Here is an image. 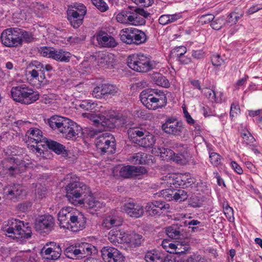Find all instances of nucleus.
Instances as JSON below:
<instances>
[{"instance_id": "nucleus-1", "label": "nucleus", "mask_w": 262, "mask_h": 262, "mask_svg": "<svg viewBox=\"0 0 262 262\" xmlns=\"http://www.w3.org/2000/svg\"><path fill=\"white\" fill-rule=\"evenodd\" d=\"M58 220L61 228L76 232L85 227L86 218L75 208L66 207L58 213Z\"/></svg>"}, {"instance_id": "nucleus-2", "label": "nucleus", "mask_w": 262, "mask_h": 262, "mask_svg": "<svg viewBox=\"0 0 262 262\" xmlns=\"http://www.w3.org/2000/svg\"><path fill=\"white\" fill-rule=\"evenodd\" d=\"M71 180L66 186V197L69 201L74 205H82L84 202L83 196H86L90 193L89 188L79 179L72 174L67 175V179Z\"/></svg>"}, {"instance_id": "nucleus-3", "label": "nucleus", "mask_w": 262, "mask_h": 262, "mask_svg": "<svg viewBox=\"0 0 262 262\" xmlns=\"http://www.w3.org/2000/svg\"><path fill=\"white\" fill-rule=\"evenodd\" d=\"M142 104L148 110L161 108L167 104V98L164 93L154 89H145L140 95Z\"/></svg>"}, {"instance_id": "nucleus-4", "label": "nucleus", "mask_w": 262, "mask_h": 262, "mask_svg": "<svg viewBox=\"0 0 262 262\" xmlns=\"http://www.w3.org/2000/svg\"><path fill=\"white\" fill-rule=\"evenodd\" d=\"M11 95L15 102L26 105L34 103L39 97L37 91L26 84L13 86L11 90Z\"/></svg>"}, {"instance_id": "nucleus-5", "label": "nucleus", "mask_w": 262, "mask_h": 262, "mask_svg": "<svg viewBox=\"0 0 262 262\" xmlns=\"http://www.w3.org/2000/svg\"><path fill=\"white\" fill-rule=\"evenodd\" d=\"M24 224V222L15 219L8 220L5 231L9 234L8 236L17 241H22L31 237L32 231L31 228Z\"/></svg>"}, {"instance_id": "nucleus-6", "label": "nucleus", "mask_w": 262, "mask_h": 262, "mask_svg": "<svg viewBox=\"0 0 262 262\" xmlns=\"http://www.w3.org/2000/svg\"><path fill=\"white\" fill-rule=\"evenodd\" d=\"M127 66L132 70L141 73L147 72L153 68L150 59L142 54H133L128 56Z\"/></svg>"}, {"instance_id": "nucleus-7", "label": "nucleus", "mask_w": 262, "mask_h": 262, "mask_svg": "<svg viewBox=\"0 0 262 262\" xmlns=\"http://www.w3.org/2000/svg\"><path fill=\"white\" fill-rule=\"evenodd\" d=\"M27 167L25 161H18L14 158L5 159L0 163V176L8 174L16 177L17 174L25 172Z\"/></svg>"}, {"instance_id": "nucleus-8", "label": "nucleus", "mask_w": 262, "mask_h": 262, "mask_svg": "<svg viewBox=\"0 0 262 262\" xmlns=\"http://www.w3.org/2000/svg\"><path fill=\"white\" fill-rule=\"evenodd\" d=\"M121 40L128 45H139L145 43L147 40L145 33L135 28H127L120 31Z\"/></svg>"}, {"instance_id": "nucleus-9", "label": "nucleus", "mask_w": 262, "mask_h": 262, "mask_svg": "<svg viewBox=\"0 0 262 262\" xmlns=\"http://www.w3.org/2000/svg\"><path fill=\"white\" fill-rule=\"evenodd\" d=\"M83 115L90 119L93 122L92 124L96 127L95 129L99 132L113 129L118 125L117 121L119 118L117 116L107 118L103 116L95 117L92 114H84Z\"/></svg>"}, {"instance_id": "nucleus-10", "label": "nucleus", "mask_w": 262, "mask_h": 262, "mask_svg": "<svg viewBox=\"0 0 262 262\" xmlns=\"http://www.w3.org/2000/svg\"><path fill=\"white\" fill-rule=\"evenodd\" d=\"M162 129L166 134L176 137H181L186 131L183 123L174 117L167 118Z\"/></svg>"}, {"instance_id": "nucleus-11", "label": "nucleus", "mask_w": 262, "mask_h": 262, "mask_svg": "<svg viewBox=\"0 0 262 262\" xmlns=\"http://www.w3.org/2000/svg\"><path fill=\"white\" fill-rule=\"evenodd\" d=\"M19 29L10 28L4 30L1 36L2 44L7 47H18L22 46L21 39L19 38Z\"/></svg>"}, {"instance_id": "nucleus-12", "label": "nucleus", "mask_w": 262, "mask_h": 262, "mask_svg": "<svg viewBox=\"0 0 262 262\" xmlns=\"http://www.w3.org/2000/svg\"><path fill=\"white\" fill-rule=\"evenodd\" d=\"M95 144L97 149L102 154L107 152H113L115 150V139L110 133H102L96 138Z\"/></svg>"}, {"instance_id": "nucleus-13", "label": "nucleus", "mask_w": 262, "mask_h": 262, "mask_svg": "<svg viewBox=\"0 0 262 262\" xmlns=\"http://www.w3.org/2000/svg\"><path fill=\"white\" fill-rule=\"evenodd\" d=\"M26 136L27 137V142L29 143H34L36 144L35 150L41 154L43 150L40 147H43L45 141L48 140L43 138L42 132L38 128H31L26 132Z\"/></svg>"}, {"instance_id": "nucleus-14", "label": "nucleus", "mask_w": 262, "mask_h": 262, "mask_svg": "<svg viewBox=\"0 0 262 262\" xmlns=\"http://www.w3.org/2000/svg\"><path fill=\"white\" fill-rule=\"evenodd\" d=\"M61 252V249L58 244L50 242L43 247L40 254L45 259L55 260L60 257Z\"/></svg>"}, {"instance_id": "nucleus-15", "label": "nucleus", "mask_w": 262, "mask_h": 262, "mask_svg": "<svg viewBox=\"0 0 262 262\" xmlns=\"http://www.w3.org/2000/svg\"><path fill=\"white\" fill-rule=\"evenodd\" d=\"M146 213L150 216L160 215L164 212L167 211L170 205L163 201H154L148 202L144 207Z\"/></svg>"}, {"instance_id": "nucleus-16", "label": "nucleus", "mask_w": 262, "mask_h": 262, "mask_svg": "<svg viewBox=\"0 0 262 262\" xmlns=\"http://www.w3.org/2000/svg\"><path fill=\"white\" fill-rule=\"evenodd\" d=\"M103 259L105 262H124L125 257L117 249L107 246L101 250Z\"/></svg>"}, {"instance_id": "nucleus-17", "label": "nucleus", "mask_w": 262, "mask_h": 262, "mask_svg": "<svg viewBox=\"0 0 262 262\" xmlns=\"http://www.w3.org/2000/svg\"><path fill=\"white\" fill-rule=\"evenodd\" d=\"M161 195L167 201H184L187 198V192L182 189H176L172 188H167L161 191Z\"/></svg>"}, {"instance_id": "nucleus-18", "label": "nucleus", "mask_w": 262, "mask_h": 262, "mask_svg": "<svg viewBox=\"0 0 262 262\" xmlns=\"http://www.w3.org/2000/svg\"><path fill=\"white\" fill-rule=\"evenodd\" d=\"M123 210L130 217L139 218L143 215V207L133 200L125 202L122 207Z\"/></svg>"}, {"instance_id": "nucleus-19", "label": "nucleus", "mask_w": 262, "mask_h": 262, "mask_svg": "<svg viewBox=\"0 0 262 262\" xmlns=\"http://www.w3.org/2000/svg\"><path fill=\"white\" fill-rule=\"evenodd\" d=\"M177 182L179 183V187L183 188L191 187L196 191L199 190V187L202 184L201 182H196L195 179L191 177L189 173L178 176Z\"/></svg>"}, {"instance_id": "nucleus-20", "label": "nucleus", "mask_w": 262, "mask_h": 262, "mask_svg": "<svg viewBox=\"0 0 262 262\" xmlns=\"http://www.w3.org/2000/svg\"><path fill=\"white\" fill-rule=\"evenodd\" d=\"M131 24L135 26L143 25L146 23L145 18L150 13L142 8H131Z\"/></svg>"}, {"instance_id": "nucleus-21", "label": "nucleus", "mask_w": 262, "mask_h": 262, "mask_svg": "<svg viewBox=\"0 0 262 262\" xmlns=\"http://www.w3.org/2000/svg\"><path fill=\"white\" fill-rule=\"evenodd\" d=\"M67 124L61 129L60 133L64 135L67 139L76 138L81 132V127L76 123L69 119L67 121Z\"/></svg>"}, {"instance_id": "nucleus-22", "label": "nucleus", "mask_w": 262, "mask_h": 262, "mask_svg": "<svg viewBox=\"0 0 262 262\" xmlns=\"http://www.w3.org/2000/svg\"><path fill=\"white\" fill-rule=\"evenodd\" d=\"M54 225V219L50 215L41 216L35 223L36 229L41 232L51 231Z\"/></svg>"}, {"instance_id": "nucleus-23", "label": "nucleus", "mask_w": 262, "mask_h": 262, "mask_svg": "<svg viewBox=\"0 0 262 262\" xmlns=\"http://www.w3.org/2000/svg\"><path fill=\"white\" fill-rule=\"evenodd\" d=\"M23 192L22 186L19 184H13L6 187L4 190V196L6 199L14 202L17 201Z\"/></svg>"}, {"instance_id": "nucleus-24", "label": "nucleus", "mask_w": 262, "mask_h": 262, "mask_svg": "<svg viewBox=\"0 0 262 262\" xmlns=\"http://www.w3.org/2000/svg\"><path fill=\"white\" fill-rule=\"evenodd\" d=\"M96 37L99 45L102 47L114 48L117 45L114 38L105 32L100 31Z\"/></svg>"}, {"instance_id": "nucleus-25", "label": "nucleus", "mask_w": 262, "mask_h": 262, "mask_svg": "<svg viewBox=\"0 0 262 262\" xmlns=\"http://www.w3.org/2000/svg\"><path fill=\"white\" fill-rule=\"evenodd\" d=\"M108 238L110 242L114 245L127 242V234L114 228L109 232Z\"/></svg>"}, {"instance_id": "nucleus-26", "label": "nucleus", "mask_w": 262, "mask_h": 262, "mask_svg": "<svg viewBox=\"0 0 262 262\" xmlns=\"http://www.w3.org/2000/svg\"><path fill=\"white\" fill-rule=\"evenodd\" d=\"M148 133V131L141 126H134L128 128L127 134L128 138L133 142L137 144L139 140Z\"/></svg>"}, {"instance_id": "nucleus-27", "label": "nucleus", "mask_w": 262, "mask_h": 262, "mask_svg": "<svg viewBox=\"0 0 262 262\" xmlns=\"http://www.w3.org/2000/svg\"><path fill=\"white\" fill-rule=\"evenodd\" d=\"M202 93L212 103H221L223 101V94L220 91H215L207 88H204Z\"/></svg>"}, {"instance_id": "nucleus-28", "label": "nucleus", "mask_w": 262, "mask_h": 262, "mask_svg": "<svg viewBox=\"0 0 262 262\" xmlns=\"http://www.w3.org/2000/svg\"><path fill=\"white\" fill-rule=\"evenodd\" d=\"M122 222L123 219L118 215H108L103 220L102 226L107 229H110L121 226Z\"/></svg>"}, {"instance_id": "nucleus-29", "label": "nucleus", "mask_w": 262, "mask_h": 262, "mask_svg": "<svg viewBox=\"0 0 262 262\" xmlns=\"http://www.w3.org/2000/svg\"><path fill=\"white\" fill-rule=\"evenodd\" d=\"M69 119L59 116H53L48 120V123L50 126L53 129H57L61 132L62 128L66 126L67 121Z\"/></svg>"}, {"instance_id": "nucleus-30", "label": "nucleus", "mask_w": 262, "mask_h": 262, "mask_svg": "<svg viewBox=\"0 0 262 262\" xmlns=\"http://www.w3.org/2000/svg\"><path fill=\"white\" fill-rule=\"evenodd\" d=\"M184 146V145L183 144L178 143H175L172 146L174 149H178L177 151H180L181 153L176 154L174 152V156H172L171 160L181 165L185 164L187 162L184 155L185 151V148Z\"/></svg>"}, {"instance_id": "nucleus-31", "label": "nucleus", "mask_w": 262, "mask_h": 262, "mask_svg": "<svg viewBox=\"0 0 262 262\" xmlns=\"http://www.w3.org/2000/svg\"><path fill=\"white\" fill-rule=\"evenodd\" d=\"M166 256L156 250L148 251L144 256L146 262H165Z\"/></svg>"}, {"instance_id": "nucleus-32", "label": "nucleus", "mask_w": 262, "mask_h": 262, "mask_svg": "<svg viewBox=\"0 0 262 262\" xmlns=\"http://www.w3.org/2000/svg\"><path fill=\"white\" fill-rule=\"evenodd\" d=\"M71 57V54L61 49L54 48L52 59L59 62H68Z\"/></svg>"}, {"instance_id": "nucleus-33", "label": "nucleus", "mask_w": 262, "mask_h": 262, "mask_svg": "<svg viewBox=\"0 0 262 262\" xmlns=\"http://www.w3.org/2000/svg\"><path fill=\"white\" fill-rule=\"evenodd\" d=\"M151 156L144 152L134 154L128 158L129 161L134 164H146L149 163Z\"/></svg>"}, {"instance_id": "nucleus-34", "label": "nucleus", "mask_w": 262, "mask_h": 262, "mask_svg": "<svg viewBox=\"0 0 262 262\" xmlns=\"http://www.w3.org/2000/svg\"><path fill=\"white\" fill-rule=\"evenodd\" d=\"M67 19L73 28H78L82 24L84 15L80 16L78 14H76V12L71 11H67Z\"/></svg>"}, {"instance_id": "nucleus-35", "label": "nucleus", "mask_w": 262, "mask_h": 262, "mask_svg": "<svg viewBox=\"0 0 262 262\" xmlns=\"http://www.w3.org/2000/svg\"><path fill=\"white\" fill-rule=\"evenodd\" d=\"M64 254L71 259H81L79 244L72 245L67 247L64 250Z\"/></svg>"}, {"instance_id": "nucleus-36", "label": "nucleus", "mask_w": 262, "mask_h": 262, "mask_svg": "<svg viewBox=\"0 0 262 262\" xmlns=\"http://www.w3.org/2000/svg\"><path fill=\"white\" fill-rule=\"evenodd\" d=\"M138 167L127 165L122 167L120 170L119 173L120 176L124 178H130L134 175H136L139 171Z\"/></svg>"}, {"instance_id": "nucleus-37", "label": "nucleus", "mask_w": 262, "mask_h": 262, "mask_svg": "<svg viewBox=\"0 0 262 262\" xmlns=\"http://www.w3.org/2000/svg\"><path fill=\"white\" fill-rule=\"evenodd\" d=\"M181 18L180 14H163L160 16L158 20L160 25L165 26L174 23Z\"/></svg>"}, {"instance_id": "nucleus-38", "label": "nucleus", "mask_w": 262, "mask_h": 262, "mask_svg": "<svg viewBox=\"0 0 262 262\" xmlns=\"http://www.w3.org/2000/svg\"><path fill=\"white\" fill-rule=\"evenodd\" d=\"M35 254L29 250L18 253L16 258L19 262H35Z\"/></svg>"}, {"instance_id": "nucleus-39", "label": "nucleus", "mask_w": 262, "mask_h": 262, "mask_svg": "<svg viewBox=\"0 0 262 262\" xmlns=\"http://www.w3.org/2000/svg\"><path fill=\"white\" fill-rule=\"evenodd\" d=\"M156 142L155 137L148 132L144 135L137 142V144L144 147H150L154 145Z\"/></svg>"}, {"instance_id": "nucleus-40", "label": "nucleus", "mask_w": 262, "mask_h": 262, "mask_svg": "<svg viewBox=\"0 0 262 262\" xmlns=\"http://www.w3.org/2000/svg\"><path fill=\"white\" fill-rule=\"evenodd\" d=\"M131 8L123 10L116 16V20L118 23L124 24H131Z\"/></svg>"}, {"instance_id": "nucleus-41", "label": "nucleus", "mask_w": 262, "mask_h": 262, "mask_svg": "<svg viewBox=\"0 0 262 262\" xmlns=\"http://www.w3.org/2000/svg\"><path fill=\"white\" fill-rule=\"evenodd\" d=\"M79 249L80 250V257L82 258L86 256L92 254L95 250V248L92 245L88 243H81L79 244Z\"/></svg>"}, {"instance_id": "nucleus-42", "label": "nucleus", "mask_w": 262, "mask_h": 262, "mask_svg": "<svg viewBox=\"0 0 262 262\" xmlns=\"http://www.w3.org/2000/svg\"><path fill=\"white\" fill-rule=\"evenodd\" d=\"M67 11L74 12H76V14H78L80 16L81 15L85 16L86 14L87 9L83 4L75 3L68 6Z\"/></svg>"}, {"instance_id": "nucleus-43", "label": "nucleus", "mask_w": 262, "mask_h": 262, "mask_svg": "<svg viewBox=\"0 0 262 262\" xmlns=\"http://www.w3.org/2000/svg\"><path fill=\"white\" fill-rule=\"evenodd\" d=\"M45 143L49 149L57 154H60L66 150L65 147L63 145L56 141L47 140L45 141Z\"/></svg>"}, {"instance_id": "nucleus-44", "label": "nucleus", "mask_w": 262, "mask_h": 262, "mask_svg": "<svg viewBox=\"0 0 262 262\" xmlns=\"http://www.w3.org/2000/svg\"><path fill=\"white\" fill-rule=\"evenodd\" d=\"M167 235L172 239H179L181 235L180 228L176 225L169 226L166 229Z\"/></svg>"}, {"instance_id": "nucleus-45", "label": "nucleus", "mask_w": 262, "mask_h": 262, "mask_svg": "<svg viewBox=\"0 0 262 262\" xmlns=\"http://www.w3.org/2000/svg\"><path fill=\"white\" fill-rule=\"evenodd\" d=\"M79 106L83 110L93 112L96 110L97 103L91 100H83L80 102Z\"/></svg>"}, {"instance_id": "nucleus-46", "label": "nucleus", "mask_w": 262, "mask_h": 262, "mask_svg": "<svg viewBox=\"0 0 262 262\" xmlns=\"http://www.w3.org/2000/svg\"><path fill=\"white\" fill-rule=\"evenodd\" d=\"M164 178V183H165L167 186H169L170 188H172L179 187V183L177 182V181H178V176L176 177L174 175H167Z\"/></svg>"}, {"instance_id": "nucleus-47", "label": "nucleus", "mask_w": 262, "mask_h": 262, "mask_svg": "<svg viewBox=\"0 0 262 262\" xmlns=\"http://www.w3.org/2000/svg\"><path fill=\"white\" fill-rule=\"evenodd\" d=\"M161 246L163 249L170 254L179 253V252L177 251L176 245L168 239H163L162 242Z\"/></svg>"}, {"instance_id": "nucleus-48", "label": "nucleus", "mask_w": 262, "mask_h": 262, "mask_svg": "<svg viewBox=\"0 0 262 262\" xmlns=\"http://www.w3.org/2000/svg\"><path fill=\"white\" fill-rule=\"evenodd\" d=\"M19 38L21 39L22 43L24 41L30 43L34 40V38L32 33L19 29Z\"/></svg>"}, {"instance_id": "nucleus-49", "label": "nucleus", "mask_w": 262, "mask_h": 262, "mask_svg": "<svg viewBox=\"0 0 262 262\" xmlns=\"http://www.w3.org/2000/svg\"><path fill=\"white\" fill-rule=\"evenodd\" d=\"M91 1L101 12H105L109 9V6L105 0H91Z\"/></svg>"}, {"instance_id": "nucleus-50", "label": "nucleus", "mask_w": 262, "mask_h": 262, "mask_svg": "<svg viewBox=\"0 0 262 262\" xmlns=\"http://www.w3.org/2000/svg\"><path fill=\"white\" fill-rule=\"evenodd\" d=\"M104 84H100L95 87L93 89L92 95L97 98H106Z\"/></svg>"}, {"instance_id": "nucleus-51", "label": "nucleus", "mask_w": 262, "mask_h": 262, "mask_svg": "<svg viewBox=\"0 0 262 262\" xmlns=\"http://www.w3.org/2000/svg\"><path fill=\"white\" fill-rule=\"evenodd\" d=\"M243 15V12L238 13L235 11L232 12L227 16L226 23L231 24V25H235Z\"/></svg>"}, {"instance_id": "nucleus-52", "label": "nucleus", "mask_w": 262, "mask_h": 262, "mask_svg": "<svg viewBox=\"0 0 262 262\" xmlns=\"http://www.w3.org/2000/svg\"><path fill=\"white\" fill-rule=\"evenodd\" d=\"M156 84L163 88H167L170 86L168 79L161 74H157L154 77Z\"/></svg>"}, {"instance_id": "nucleus-53", "label": "nucleus", "mask_w": 262, "mask_h": 262, "mask_svg": "<svg viewBox=\"0 0 262 262\" xmlns=\"http://www.w3.org/2000/svg\"><path fill=\"white\" fill-rule=\"evenodd\" d=\"M28 75L30 76L31 80L37 81L38 83H42L43 80L45 78L44 74L39 75L38 70L35 69H32L28 71Z\"/></svg>"}, {"instance_id": "nucleus-54", "label": "nucleus", "mask_w": 262, "mask_h": 262, "mask_svg": "<svg viewBox=\"0 0 262 262\" xmlns=\"http://www.w3.org/2000/svg\"><path fill=\"white\" fill-rule=\"evenodd\" d=\"M179 50H182V53H179L177 54V59L181 64H186L190 62V59L184 56V54L186 53L187 50L186 47L184 46H181L179 48Z\"/></svg>"}, {"instance_id": "nucleus-55", "label": "nucleus", "mask_w": 262, "mask_h": 262, "mask_svg": "<svg viewBox=\"0 0 262 262\" xmlns=\"http://www.w3.org/2000/svg\"><path fill=\"white\" fill-rule=\"evenodd\" d=\"M143 241V237L141 235L138 234H133L130 235L129 239H127V242L130 243L132 246L135 247L139 246Z\"/></svg>"}, {"instance_id": "nucleus-56", "label": "nucleus", "mask_w": 262, "mask_h": 262, "mask_svg": "<svg viewBox=\"0 0 262 262\" xmlns=\"http://www.w3.org/2000/svg\"><path fill=\"white\" fill-rule=\"evenodd\" d=\"M210 162L214 166L217 167L222 163L221 156L215 152H209Z\"/></svg>"}, {"instance_id": "nucleus-57", "label": "nucleus", "mask_w": 262, "mask_h": 262, "mask_svg": "<svg viewBox=\"0 0 262 262\" xmlns=\"http://www.w3.org/2000/svg\"><path fill=\"white\" fill-rule=\"evenodd\" d=\"M105 90V96L106 98L109 96H114L118 92V88L115 85L110 84H104Z\"/></svg>"}, {"instance_id": "nucleus-58", "label": "nucleus", "mask_w": 262, "mask_h": 262, "mask_svg": "<svg viewBox=\"0 0 262 262\" xmlns=\"http://www.w3.org/2000/svg\"><path fill=\"white\" fill-rule=\"evenodd\" d=\"M241 113V109L237 103H233L231 104L230 111V118L232 121H234L236 118Z\"/></svg>"}, {"instance_id": "nucleus-59", "label": "nucleus", "mask_w": 262, "mask_h": 262, "mask_svg": "<svg viewBox=\"0 0 262 262\" xmlns=\"http://www.w3.org/2000/svg\"><path fill=\"white\" fill-rule=\"evenodd\" d=\"M223 208L224 213L226 218L230 222H231L234 219V216H233V209L229 206L228 203H224Z\"/></svg>"}, {"instance_id": "nucleus-60", "label": "nucleus", "mask_w": 262, "mask_h": 262, "mask_svg": "<svg viewBox=\"0 0 262 262\" xmlns=\"http://www.w3.org/2000/svg\"><path fill=\"white\" fill-rule=\"evenodd\" d=\"M113 55L109 54L107 53L99 52L98 55V60L100 63H105L107 64L110 61L109 60L112 58Z\"/></svg>"}, {"instance_id": "nucleus-61", "label": "nucleus", "mask_w": 262, "mask_h": 262, "mask_svg": "<svg viewBox=\"0 0 262 262\" xmlns=\"http://www.w3.org/2000/svg\"><path fill=\"white\" fill-rule=\"evenodd\" d=\"M53 47H40L39 51L40 54L43 57L52 58L53 53Z\"/></svg>"}, {"instance_id": "nucleus-62", "label": "nucleus", "mask_w": 262, "mask_h": 262, "mask_svg": "<svg viewBox=\"0 0 262 262\" xmlns=\"http://www.w3.org/2000/svg\"><path fill=\"white\" fill-rule=\"evenodd\" d=\"M224 24V19L223 17H217L214 19L210 24V26L213 29L216 30H220Z\"/></svg>"}, {"instance_id": "nucleus-63", "label": "nucleus", "mask_w": 262, "mask_h": 262, "mask_svg": "<svg viewBox=\"0 0 262 262\" xmlns=\"http://www.w3.org/2000/svg\"><path fill=\"white\" fill-rule=\"evenodd\" d=\"M241 136L243 139L244 143L250 146L255 141L254 138L249 132L241 133Z\"/></svg>"}, {"instance_id": "nucleus-64", "label": "nucleus", "mask_w": 262, "mask_h": 262, "mask_svg": "<svg viewBox=\"0 0 262 262\" xmlns=\"http://www.w3.org/2000/svg\"><path fill=\"white\" fill-rule=\"evenodd\" d=\"M161 156L166 160H170L174 156V152L168 148H162L159 149Z\"/></svg>"}]
</instances>
